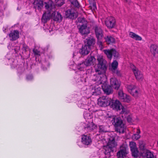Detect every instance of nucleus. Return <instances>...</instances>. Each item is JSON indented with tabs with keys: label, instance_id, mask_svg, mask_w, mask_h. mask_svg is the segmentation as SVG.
I'll return each mask as SVG.
<instances>
[{
	"label": "nucleus",
	"instance_id": "nucleus-6",
	"mask_svg": "<svg viewBox=\"0 0 158 158\" xmlns=\"http://www.w3.org/2000/svg\"><path fill=\"white\" fill-rule=\"evenodd\" d=\"M103 51L105 54L106 55L107 57L110 60L112 59V55L113 56L115 59H117L119 57V53L114 48L104 50Z\"/></svg>",
	"mask_w": 158,
	"mask_h": 158
},
{
	"label": "nucleus",
	"instance_id": "nucleus-13",
	"mask_svg": "<svg viewBox=\"0 0 158 158\" xmlns=\"http://www.w3.org/2000/svg\"><path fill=\"white\" fill-rule=\"evenodd\" d=\"M110 83L112 87L116 90L119 89L121 83L120 81L114 77L110 79Z\"/></svg>",
	"mask_w": 158,
	"mask_h": 158
},
{
	"label": "nucleus",
	"instance_id": "nucleus-2",
	"mask_svg": "<svg viewBox=\"0 0 158 158\" xmlns=\"http://www.w3.org/2000/svg\"><path fill=\"white\" fill-rule=\"evenodd\" d=\"M112 123L115 127L116 131L119 133H123L126 129V127L122 120L119 117H112Z\"/></svg>",
	"mask_w": 158,
	"mask_h": 158
},
{
	"label": "nucleus",
	"instance_id": "nucleus-9",
	"mask_svg": "<svg viewBox=\"0 0 158 158\" xmlns=\"http://www.w3.org/2000/svg\"><path fill=\"white\" fill-rule=\"evenodd\" d=\"M65 15L67 18L73 19L77 17L78 13L75 9H71L66 10L65 12Z\"/></svg>",
	"mask_w": 158,
	"mask_h": 158
},
{
	"label": "nucleus",
	"instance_id": "nucleus-20",
	"mask_svg": "<svg viewBox=\"0 0 158 158\" xmlns=\"http://www.w3.org/2000/svg\"><path fill=\"white\" fill-rule=\"evenodd\" d=\"M10 40H15L19 38V32L18 31L14 30L11 31L9 34Z\"/></svg>",
	"mask_w": 158,
	"mask_h": 158
},
{
	"label": "nucleus",
	"instance_id": "nucleus-15",
	"mask_svg": "<svg viewBox=\"0 0 158 158\" xmlns=\"http://www.w3.org/2000/svg\"><path fill=\"white\" fill-rule=\"evenodd\" d=\"M127 153L126 148L121 146L120 148V150L117 153V157L118 158H124Z\"/></svg>",
	"mask_w": 158,
	"mask_h": 158
},
{
	"label": "nucleus",
	"instance_id": "nucleus-23",
	"mask_svg": "<svg viewBox=\"0 0 158 158\" xmlns=\"http://www.w3.org/2000/svg\"><path fill=\"white\" fill-rule=\"evenodd\" d=\"M139 145L140 150L141 151L142 155L148 150L145 148V143L142 140H140L139 141Z\"/></svg>",
	"mask_w": 158,
	"mask_h": 158
},
{
	"label": "nucleus",
	"instance_id": "nucleus-1",
	"mask_svg": "<svg viewBox=\"0 0 158 158\" xmlns=\"http://www.w3.org/2000/svg\"><path fill=\"white\" fill-rule=\"evenodd\" d=\"M97 60L98 61L97 67L95 69L97 73L95 81L97 85L102 84L101 86L104 92L107 94H111L112 89L111 86L107 85L106 82V76L105 75L107 67L106 66V62L101 55L97 56Z\"/></svg>",
	"mask_w": 158,
	"mask_h": 158
},
{
	"label": "nucleus",
	"instance_id": "nucleus-50",
	"mask_svg": "<svg viewBox=\"0 0 158 158\" xmlns=\"http://www.w3.org/2000/svg\"><path fill=\"white\" fill-rule=\"evenodd\" d=\"M73 55H75V53H73Z\"/></svg>",
	"mask_w": 158,
	"mask_h": 158
},
{
	"label": "nucleus",
	"instance_id": "nucleus-40",
	"mask_svg": "<svg viewBox=\"0 0 158 158\" xmlns=\"http://www.w3.org/2000/svg\"><path fill=\"white\" fill-rule=\"evenodd\" d=\"M127 121L129 123H131L133 121V120L132 119V116L131 115H129L127 117Z\"/></svg>",
	"mask_w": 158,
	"mask_h": 158
},
{
	"label": "nucleus",
	"instance_id": "nucleus-38",
	"mask_svg": "<svg viewBox=\"0 0 158 158\" xmlns=\"http://www.w3.org/2000/svg\"><path fill=\"white\" fill-rule=\"evenodd\" d=\"M55 2L56 5L61 6L64 3V0H55Z\"/></svg>",
	"mask_w": 158,
	"mask_h": 158
},
{
	"label": "nucleus",
	"instance_id": "nucleus-18",
	"mask_svg": "<svg viewBox=\"0 0 158 158\" xmlns=\"http://www.w3.org/2000/svg\"><path fill=\"white\" fill-rule=\"evenodd\" d=\"M150 52L153 56L158 59V48L154 44L151 45L150 47Z\"/></svg>",
	"mask_w": 158,
	"mask_h": 158
},
{
	"label": "nucleus",
	"instance_id": "nucleus-16",
	"mask_svg": "<svg viewBox=\"0 0 158 158\" xmlns=\"http://www.w3.org/2000/svg\"><path fill=\"white\" fill-rule=\"evenodd\" d=\"M96 36L98 40H101L103 36V33L102 30L100 27H96L95 29Z\"/></svg>",
	"mask_w": 158,
	"mask_h": 158
},
{
	"label": "nucleus",
	"instance_id": "nucleus-21",
	"mask_svg": "<svg viewBox=\"0 0 158 158\" xmlns=\"http://www.w3.org/2000/svg\"><path fill=\"white\" fill-rule=\"evenodd\" d=\"M33 5L35 9L41 10L43 6V2L40 0H35Z\"/></svg>",
	"mask_w": 158,
	"mask_h": 158
},
{
	"label": "nucleus",
	"instance_id": "nucleus-33",
	"mask_svg": "<svg viewBox=\"0 0 158 158\" xmlns=\"http://www.w3.org/2000/svg\"><path fill=\"white\" fill-rule=\"evenodd\" d=\"M124 97L121 100L123 101L129 103L131 101V98L129 96L126 94Z\"/></svg>",
	"mask_w": 158,
	"mask_h": 158
},
{
	"label": "nucleus",
	"instance_id": "nucleus-17",
	"mask_svg": "<svg viewBox=\"0 0 158 158\" xmlns=\"http://www.w3.org/2000/svg\"><path fill=\"white\" fill-rule=\"evenodd\" d=\"M52 16L53 17L54 21L58 22H61L62 19L63 17L58 12H54L52 14Z\"/></svg>",
	"mask_w": 158,
	"mask_h": 158
},
{
	"label": "nucleus",
	"instance_id": "nucleus-48",
	"mask_svg": "<svg viewBox=\"0 0 158 158\" xmlns=\"http://www.w3.org/2000/svg\"><path fill=\"white\" fill-rule=\"evenodd\" d=\"M93 6H94V8H96V6L94 4V5Z\"/></svg>",
	"mask_w": 158,
	"mask_h": 158
},
{
	"label": "nucleus",
	"instance_id": "nucleus-32",
	"mask_svg": "<svg viewBox=\"0 0 158 158\" xmlns=\"http://www.w3.org/2000/svg\"><path fill=\"white\" fill-rule=\"evenodd\" d=\"M87 66L85 62H82L77 66V68L80 71L83 70Z\"/></svg>",
	"mask_w": 158,
	"mask_h": 158
},
{
	"label": "nucleus",
	"instance_id": "nucleus-37",
	"mask_svg": "<svg viewBox=\"0 0 158 158\" xmlns=\"http://www.w3.org/2000/svg\"><path fill=\"white\" fill-rule=\"evenodd\" d=\"M71 3L75 6L77 8L80 7L79 4L77 0H70Z\"/></svg>",
	"mask_w": 158,
	"mask_h": 158
},
{
	"label": "nucleus",
	"instance_id": "nucleus-30",
	"mask_svg": "<svg viewBox=\"0 0 158 158\" xmlns=\"http://www.w3.org/2000/svg\"><path fill=\"white\" fill-rule=\"evenodd\" d=\"M140 133V130L138 128L137 130V131L135 134H134L132 135V138L133 139L135 140H137L139 139L140 137V135L139 134Z\"/></svg>",
	"mask_w": 158,
	"mask_h": 158
},
{
	"label": "nucleus",
	"instance_id": "nucleus-28",
	"mask_svg": "<svg viewBox=\"0 0 158 158\" xmlns=\"http://www.w3.org/2000/svg\"><path fill=\"white\" fill-rule=\"evenodd\" d=\"M92 94L94 95H97L101 94V88L99 87H95L92 89Z\"/></svg>",
	"mask_w": 158,
	"mask_h": 158
},
{
	"label": "nucleus",
	"instance_id": "nucleus-26",
	"mask_svg": "<svg viewBox=\"0 0 158 158\" xmlns=\"http://www.w3.org/2000/svg\"><path fill=\"white\" fill-rule=\"evenodd\" d=\"M50 15L49 13H45L43 15L42 21L44 23H45L50 19Z\"/></svg>",
	"mask_w": 158,
	"mask_h": 158
},
{
	"label": "nucleus",
	"instance_id": "nucleus-41",
	"mask_svg": "<svg viewBox=\"0 0 158 158\" xmlns=\"http://www.w3.org/2000/svg\"><path fill=\"white\" fill-rule=\"evenodd\" d=\"M97 44L99 46V47L100 48L101 50H102L103 48V46L102 44V42L101 41L98 40Z\"/></svg>",
	"mask_w": 158,
	"mask_h": 158
},
{
	"label": "nucleus",
	"instance_id": "nucleus-7",
	"mask_svg": "<svg viewBox=\"0 0 158 158\" xmlns=\"http://www.w3.org/2000/svg\"><path fill=\"white\" fill-rule=\"evenodd\" d=\"M130 67L136 79L139 81H142L143 79V76L141 72L133 64H131Z\"/></svg>",
	"mask_w": 158,
	"mask_h": 158
},
{
	"label": "nucleus",
	"instance_id": "nucleus-3",
	"mask_svg": "<svg viewBox=\"0 0 158 158\" xmlns=\"http://www.w3.org/2000/svg\"><path fill=\"white\" fill-rule=\"evenodd\" d=\"M78 21L80 23H83L79 28V31L80 33L82 35H87L90 32L89 28L87 25V22L84 18H79Z\"/></svg>",
	"mask_w": 158,
	"mask_h": 158
},
{
	"label": "nucleus",
	"instance_id": "nucleus-14",
	"mask_svg": "<svg viewBox=\"0 0 158 158\" xmlns=\"http://www.w3.org/2000/svg\"><path fill=\"white\" fill-rule=\"evenodd\" d=\"M81 139L82 143L87 145L90 144L92 142L91 138L89 135H82Z\"/></svg>",
	"mask_w": 158,
	"mask_h": 158
},
{
	"label": "nucleus",
	"instance_id": "nucleus-29",
	"mask_svg": "<svg viewBox=\"0 0 158 158\" xmlns=\"http://www.w3.org/2000/svg\"><path fill=\"white\" fill-rule=\"evenodd\" d=\"M97 128V126L93 123H89L87 127H85V129L87 130L88 131H91Z\"/></svg>",
	"mask_w": 158,
	"mask_h": 158
},
{
	"label": "nucleus",
	"instance_id": "nucleus-4",
	"mask_svg": "<svg viewBox=\"0 0 158 158\" xmlns=\"http://www.w3.org/2000/svg\"><path fill=\"white\" fill-rule=\"evenodd\" d=\"M116 145V143L114 139L113 138L111 140L110 139L107 145L104 148L105 154L108 156H110V153L113 152V148L115 147Z\"/></svg>",
	"mask_w": 158,
	"mask_h": 158
},
{
	"label": "nucleus",
	"instance_id": "nucleus-45",
	"mask_svg": "<svg viewBox=\"0 0 158 158\" xmlns=\"http://www.w3.org/2000/svg\"><path fill=\"white\" fill-rule=\"evenodd\" d=\"M34 52L35 54L36 55L39 54V52L37 50H34Z\"/></svg>",
	"mask_w": 158,
	"mask_h": 158
},
{
	"label": "nucleus",
	"instance_id": "nucleus-49",
	"mask_svg": "<svg viewBox=\"0 0 158 158\" xmlns=\"http://www.w3.org/2000/svg\"><path fill=\"white\" fill-rule=\"evenodd\" d=\"M127 2V0H125Z\"/></svg>",
	"mask_w": 158,
	"mask_h": 158
},
{
	"label": "nucleus",
	"instance_id": "nucleus-42",
	"mask_svg": "<svg viewBox=\"0 0 158 158\" xmlns=\"http://www.w3.org/2000/svg\"><path fill=\"white\" fill-rule=\"evenodd\" d=\"M112 72L114 73H116L118 76H120L121 74L120 73V72L118 70H117L116 69H115V71H114V70H112Z\"/></svg>",
	"mask_w": 158,
	"mask_h": 158
},
{
	"label": "nucleus",
	"instance_id": "nucleus-44",
	"mask_svg": "<svg viewBox=\"0 0 158 158\" xmlns=\"http://www.w3.org/2000/svg\"><path fill=\"white\" fill-rule=\"evenodd\" d=\"M33 78V77L31 75H29L27 77V79L28 80H30L32 79Z\"/></svg>",
	"mask_w": 158,
	"mask_h": 158
},
{
	"label": "nucleus",
	"instance_id": "nucleus-35",
	"mask_svg": "<svg viewBox=\"0 0 158 158\" xmlns=\"http://www.w3.org/2000/svg\"><path fill=\"white\" fill-rule=\"evenodd\" d=\"M144 154H146L147 158H155L153 154L148 150L146 151Z\"/></svg>",
	"mask_w": 158,
	"mask_h": 158
},
{
	"label": "nucleus",
	"instance_id": "nucleus-36",
	"mask_svg": "<svg viewBox=\"0 0 158 158\" xmlns=\"http://www.w3.org/2000/svg\"><path fill=\"white\" fill-rule=\"evenodd\" d=\"M126 94L124 93L123 91L122 90L120 89L119 90L118 93V95L119 98L121 100L124 97V96Z\"/></svg>",
	"mask_w": 158,
	"mask_h": 158
},
{
	"label": "nucleus",
	"instance_id": "nucleus-24",
	"mask_svg": "<svg viewBox=\"0 0 158 158\" xmlns=\"http://www.w3.org/2000/svg\"><path fill=\"white\" fill-rule=\"evenodd\" d=\"M129 35L130 37L136 41H141L142 40V38L141 37L133 32H130L129 33Z\"/></svg>",
	"mask_w": 158,
	"mask_h": 158
},
{
	"label": "nucleus",
	"instance_id": "nucleus-39",
	"mask_svg": "<svg viewBox=\"0 0 158 158\" xmlns=\"http://www.w3.org/2000/svg\"><path fill=\"white\" fill-rule=\"evenodd\" d=\"M99 132H106L107 131L104 126H99Z\"/></svg>",
	"mask_w": 158,
	"mask_h": 158
},
{
	"label": "nucleus",
	"instance_id": "nucleus-8",
	"mask_svg": "<svg viewBox=\"0 0 158 158\" xmlns=\"http://www.w3.org/2000/svg\"><path fill=\"white\" fill-rule=\"evenodd\" d=\"M127 88L128 91L134 97H138L140 93L139 89H136V86L134 85H128Z\"/></svg>",
	"mask_w": 158,
	"mask_h": 158
},
{
	"label": "nucleus",
	"instance_id": "nucleus-27",
	"mask_svg": "<svg viewBox=\"0 0 158 158\" xmlns=\"http://www.w3.org/2000/svg\"><path fill=\"white\" fill-rule=\"evenodd\" d=\"M105 41L108 44L113 43L115 42L114 38L110 36H108L105 37Z\"/></svg>",
	"mask_w": 158,
	"mask_h": 158
},
{
	"label": "nucleus",
	"instance_id": "nucleus-25",
	"mask_svg": "<svg viewBox=\"0 0 158 158\" xmlns=\"http://www.w3.org/2000/svg\"><path fill=\"white\" fill-rule=\"evenodd\" d=\"M87 40V46L90 47L93 46L95 43V40L93 37H89L86 39Z\"/></svg>",
	"mask_w": 158,
	"mask_h": 158
},
{
	"label": "nucleus",
	"instance_id": "nucleus-47",
	"mask_svg": "<svg viewBox=\"0 0 158 158\" xmlns=\"http://www.w3.org/2000/svg\"><path fill=\"white\" fill-rule=\"evenodd\" d=\"M94 0H89V1L91 2H94Z\"/></svg>",
	"mask_w": 158,
	"mask_h": 158
},
{
	"label": "nucleus",
	"instance_id": "nucleus-11",
	"mask_svg": "<svg viewBox=\"0 0 158 158\" xmlns=\"http://www.w3.org/2000/svg\"><path fill=\"white\" fill-rule=\"evenodd\" d=\"M105 23L106 26L108 28H114L115 25V19L113 17H108L107 18Z\"/></svg>",
	"mask_w": 158,
	"mask_h": 158
},
{
	"label": "nucleus",
	"instance_id": "nucleus-5",
	"mask_svg": "<svg viewBox=\"0 0 158 158\" xmlns=\"http://www.w3.org/2000/svg\"><path fill=\"white\" fill-rule=\"evenodd\" d=\"M98 104L101 106H106L110 105L111 99L107 96H103L100 97L98 100Z\"/></svg>",
	"mask_w": 158,
	"mask_h": 158
},
{
	"label": "nucleus",
	"instance_id": "nucleus-31",
	"mask_svg": "<svg viewBox=\"0 0 158 158\" xmlns=\"http://www.w3.org/2000/svg\"><path fill=\"white\" fill-rule=\"evenodd\" d=\"M118 65V62L116 60H114L111 64V70L115 71V69H116Z\"/></svg>",
	"mask_w": 158,
	"mask_h": 158
},
{
	"label": "nucleus",
	"instance_id": "nucleus-10",
	"mask_svg": "<svg viewBox=\"0 0 158 158\" xmlns=\"http://www.w3.org/2000/svg\"><path fill=\"white\" fill-rule=\"evenodd\" d=\"M129 146L133 156L137 157L138 156L139 151L136 147V143L133 142L129 143Z\"/></svg>",
	"mask_w": 158,
	"mask_h": 158
},
{
	"label": "nucleus",
	"instance_id": "nucleus-43",
	"mask_svg": "<svg viewBox=\"0 0 158 158\" xmlns=\"http://www.w3.org/2000/svg\"><path fill=\"white\" fill-rule=\"evenodd\" d=\"M49 2H50V1H49V2H48V3L46 2H45V8L46 9H48V8H49L50 6V5L49 4Z\"/></svg>",
	"mask_w": 158,
	"mask_h": 158
},
{
	"label": "nucleus",
	"instance_id": "nucleus-46",
	"mask_svg": "<svg viewBox=\"0 0 158 158\" xmlns=\"http://www.w3.org/2000/svg\"><path fill=\"white\" fill-rule=\"evenodd\" d=\"M27 48V46H24L23 48V49L26 51Z\"/></svg>",
	"mask_w": 158,
	"mask_h": 158
},
{
	"label": "nucleus",
	"instance_id": "nucleus-12",
	"mask_svg": "<svg viewBox=\"0 0 158 158\" xmlns=\"http://www.w3.org/2000/svg\"><path fill=\"white\" fill-rule=\"evenodd\" d=\"M110 105L111 108L117 111L120 110L121 107H122L120 102L117 100L114 101L111 100Z\"/></svg>",
	"mask_w": 158,
	"mask_h": 158
},
{
	"label": "nucleus",
	"instance_id": "nucleus-19",
	"mask_svg": "<svg viewBox=\"0 0 158 158\" xmlns=\"http://www.w3.org/2000/svg\"><path fill=\"white\" fill-rule=\"evenodd\" d=\"M90 50V47L86 45H83L80 50V53L82 55H87L89 54Z\"/></svg>",
	"mask_w": 158,
	"mask_h": 158
},
{
	"label": "nucleus",
	"instance_id": "nucleus-22",
	"mask_svg": "<svg viewBox=\"0 0 158 158\" xmlns=\"http://www.w3.org/2000/svg\"><path fill=\"white\" fill-rule=\"evenodd\" d=\"M96 59L94 56H88L84 62L86 66H89L93 64Z\"/></svg>",
	"mask_w": 158,
	"mask_h": 158
},
{
	"label": "nucleus",
	"instance_id": "nucleus-34",
	"mask_svg": "<svg viewBox=\"0 0 158 158\" xmlns=\"http://www.w3.org/2000/svg\"><path fill=\"white\" fill-rule=\"evenodd\" d=\"M120 109L122 110L121 112V113L122 114H127L130 113V111L127 108H124L123 106Z\"/></svg>",
	"mask_w": 158,
	"mask_h": 158
}]
</instances>
